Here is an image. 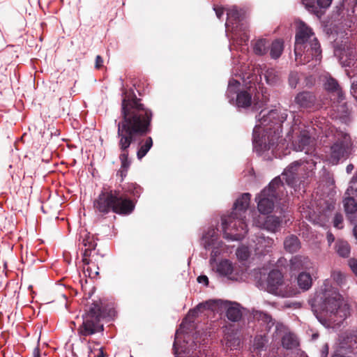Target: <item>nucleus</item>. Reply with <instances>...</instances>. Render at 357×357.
I'll return each mask as SVG.
<instances>
[{"label":"nucleus","mask_w":357,"mask_h":357,"mask_svg":"<svg viewBox=\"0 0 357 357\" xmlns=\"http://www.w3.org/2000/svg\"><path fill=\"white\" fill-rule=\"evenodd\" d=\"M126 191L132 194L134 197H139L141 193V188L136 183H128Z\"/></svg>","instance_id":"nucleus-43"},{"label":"nucleus","mask_w":357,"mask_h":357,"mask_svg":"<svg viewBox=\"0 0 357 357\" xmlns=\"http://www.w3.org/2000/svg\"><path fill=\"white\" fill-rule=\"evenodd\" d=\"M173 350L175 355V357H199V354H202L201 351L195 350L192 351V354H190V351H186L185 349L183 350V348H181V351H179V348H178V343L176 338L174 340L173 344Z\"/></svg>","instance_id":"nucleus-34"},{"label":"nucleus","mask_w":357,"mask_h":357,"mask_svg":"<svg viewBox=\"0 0 357 357\" xmlns=\"http://www.w3.org/2000/svg\"><path fill=\"white\" fill-rule=\"evenodd\" d=\"M255 224L259 227H262L268 231L275 232L280 227L281 220L280 218L275 215H269L263 218L261 220H258L255 221Z\"/></svg>","instance_id":"nucleus-21"},{"label":"nucleus","mask_w":357,"mask_h":357,"mask_svg":"<svg viewBox=\"0 0 357 357\" xmlns=\"http://www.w3.org/2000/svg\"><path fill=\"white\" fill-rule=\"evenodd\" d=\"M202 244L206 250L212 249L210 263L215 261L216 257L221 253L223 243L218 239L217 229L209 228L202 236Z\"/></svg>","instance_id":"nucleus-13"},{"label":"nucleus","mask_w":357,"mask_h":357,"mask_svg":"<svg viewBox=\"0 0 357 357\" xmlns=\"http://www.w3.org/2000/svg\"><path fill=\"white\" fill-rule=\"evenodd\" d=\"M311 271H301L297 278L298 285L303 290H308L312 284Z\"/></svg>","instance_id":"nucleus-30"},{"label":"nucleus","mask_w":357,"mask_h":357,"mask_svg":"<svg viewBox=\"0 0 357 357\" xmlns=\"http://www.w3.org/2000/svg\"><path fill=\"white\" fill-rule=\"evenodd\" d=\"M353 233L355 238L357 239V225L354 227Z\"/></svg>","instance_id":"nucleus-56"},{"label":"nucleus","mask_w":357,"mask_h":357,"mask_svg":"<svg viewBox=\"0 0 357 357\" xmlns=\"http://www.w3.org/2000/svg\"><path fill=\"white\" fill-rule=\"evenodd\" d=\"M294 53L297 64L304 65L310 63V68L319 65L322 58L319 42L312 29L303 22H300L298 24Z\"/></svg>","instance_id":"nucleus-6"},{"label":"nucleus","mask_w":357,"mask_h":357,"mask_svg":"<svg viewBox=\"0 0 357 357\" xmlns=\"http://www.w3.org/2000/svg\"><path fill=\"white\" fill-rule=\"evenodd\" d=\"M95 357H105V354L104 353L102 347H100L98 349V354L95 356Z\"/></svg>","instance_id":"nucleus-53"},{"label":"nucleus","mask_w":357,"mask_h":357,"mask_svg":"<svg viewBox=\"0 0 357 357\" xmlns=\"http://www.w3.org/2000/svg\"><path fill=\"white\" fill-rule=\"evenodd\" d=\"M328 354V346L326 344L321 351V357H327Z\"/></svg>","instance_id":"nucleus-52"},{"label":"nucleus","mask_w":357,"mask_h":357,"mask_svg":"<svg viewBox=\"0 0 357 357\" xmlns=\"http://www.w3.org/2000/svg\"><path fill=\"white\" fill-rule=\"evenodd\" d=\"M299 80H300V75H299L298 73L293 71L289 73L288 81H289V86L291 89L296 88L297 84L299 82Z\"/></svg>","instance_id":"nucleus-42"},{"label":"nucleus","mask_w":357,"mask_h":357,"mask_svg":"<svg viewBox=\"0 0 357 357\" xmlns=\"http://www.w3.org/2000/svg\"><path fill=\"white\" fill-rule=\"evenodd\" d=\"M331 278L333 281L338 286H342L345 283L346 276L345 275L340 271H333L331 273Z\"/></svg>","instance_id":"nucleus-38"},{"label":"nucleus","mask_w":357,"mask_h":357,"mask_svg":"<svg viewBox=\"0 0 357 357\" xmlns=\"http://www.w3.org/2000/svg\"><path fill=\"white\" fill-rule=\"evenodd\" d=\"M225 344L230 350H237L241 347V340L236 333H227L224 337Z\"/></svg>","instance_id":"nucleus-28"},{"label":"nucleus","mask_w":357,"mask_h":357,"mask_svg":"<svg viewBox=\"0 0 357 357\" xmlns=\"http://www.w3.org/2000/svg\"><path fill=\"white\" fill-rule=\"evenodd\" d=\"M240 85L238 80L229 79L226 92L229 103L235 105L238 108L246 109L253 105L255 109H259L267 102L266 93L261 91L260 93L255 84L242 90L239 89Z\"/></svg>","instance_id":"nucleus-8"},{"label":"nucleus","mask_w":357,"mask_h":357,"mask_svg":"<svg viewBox=\"0 0 357 357\" xmlns=\"http://www.w3.org/2000/svg\"><path fill=\"white\" fill-rule=\"evenodd\" d=\"M250 193H243L234 204L231 215L222 217L223 236L229 241H241L248 232L245 213L250 200Z\"/></svg>","instance_id":"nucleus-7"},{"label":"nucleus","mask_w":357,"mask_h":357,"mask_svg":"<svg viewBox=\"0 0 357 357\" xmlns=\"http://www.w3.org/2000/svg\"><path fill=\"white\" fill-rule=\"evenodd\" d=\"M84 316H91L93 318L98 319L100 320L101 317V310L99 305L93 304V306L90 307Z\"/></svg>","instance_id":"nucleus-41"},{"label":"nucleus","mask_w":357,"mask_h":357,"mask_svg":"<svg viewBox=\"0 0 357 357\" xmlns=\"http://www.w3.org/2000/svg\"><path fill=\"white\" fill-rule=\"evenodd\" d=\"M227 22L225 27L227 31L231 29V42L229 48L231 50L233 47L237 48L241 46V51L245 50L244 45H247L249 40L248 33V25L244 22V11L238 10L236 6L227 9Z\"/></svg>","instance_id":"nucleus-10"},{"label":"nucleus","mask_w":357,"mask_h":357,"mask_svg":"<svg viewBox=\"0 0 357 357\" xmlns=\"http://www.w3.org/2000/svg\"><path fill=\"white\" fill-rule=\"evenodd\" d=\"M343 215L340 213H336L333 220V227L337 229L343 228Z\"/></svg>","instance_id":"nucleus-44"},{"label":"nucleus","mask_w":357,"mask_h":357,"mask_svg":"<svg viewBox=\"0 0 357 357\" xmlns=\"http://www.w3.org/2000/svg\"><path fill=\"white\" fill-rule=\"evenodd\" d=\"M326 238L329 245L335 241V236L331 231L327 232Z\"/></svg>","instance_id":"nucleus-51"},{"label":"nucleus","mask_w":357,"mask_h":357,"mask_svg":"<svg viewBox=\"0 0 357 357\" xmlns=\"http://www.w3.org/2000/svg\"><path fill=\"white\" fill-rule=\"evenodd\" d=\"M93 207L96 212L102 215L110 211L119 215H129L134 211L135 204L119 191L105 189L93 201Z\"/></svg>","instance_id":"nucleus-9"},{"label":"nucleus","mask_w":357,"mask_h":357,"mask_svg":"<svg viewBox=\"0 0 357 357\" xmlns=\"http://www.w3.org/2000/svg\"><path fill=\"white\" fill-rule=\"evenodd\" d=\"M316 96L310 91H302L298 93L294 98V104L297 106L299 110L311 111L316 109Z\"/></svg>","instance_id":"nucleus-16"},{"label":"nucleus","mask_w":357,"mask_h":357,"mask_svg":"<svg viewBox=\"0 0 357 357\" xmlns=\"http://www.w3.org/2000/svg\"><path fill=\"white\" fill-rule=\"evenodd\" d=\"M79 241L85 248L83 253L82 261L84 265H89L92 263V259H89V257L94 258L95 255H98L95 252L97 243L94 240L93 236H91L89 233L80 234Z\"/></svg>","instance_id":"nucleus-15"},{"label":"nucleus","mask_w":357,"mask_h":357,"mask_svg":"<svg viewBox=\"0 0 357 357\" xmlns=\"http://www.w3.org/2000/svg\"><path fill=\"white\" fill-rule=\"evenodd\" d=\"M290 268L291 271H311L312 274L316 273L317 271L314 264L307 257L301 255L291 259Z\"/></svg>","instance_id":"nucleus-18"},{"label":"nucleus","mask_w":357,"mask_h":357,"mask_svg":"<svg viewBox=\"0 0 357 357\" xmlns=\"http://www.w3.org/2000/svg\"><path fill=\"white\" fill-rule=\"evenodd\" d=\"M213 10L215 12V15L218 19H220L224 13V8L222 7L214 6Z\"/></svg>","instance_id":"nucleus-48"},{"label":"nucleus","mask_w":357,"mask_h":357,"mask_svg":"<svg viewBox=\"0 0 357 357\" xmlns=\"http://www.w3.org/2000/svg\"><path fill=\"white\" fill-rule=\"evenodd\" d=\"M33 357H40V351L38 348H35L33 351Z\"/></svg>","instance_id":"nucleus-55"},{"label":"nucleus","mask_w":357,"mask_h":357,"mask_svg":"<svg viewBox=\"0 0 357 357\" xmlns=\"http://www.w3.org/2000/svg\"><path fill=\"white\" fill-rule=\"evenodd\" d=\"M270 56L273 59H278L283 50H284V43L280 39H276L270 43Z\"/></svg>","instance_id":"nucleus-32"},{"label":"nucleus","mask_w":357,"mask_h":357,"mask_svg":"<svg viewBox=\"0 0 357 357\" xmlns=\"http://www.w3.org/2000/svg\"><path fill=\"white\" fill-rule=\"evenodd\" d=\"M264 158L267 160L268 159H271V157L269 155L266 156V155H264Z\"/></svg>","instance_id":"nucleus-57"},{"label":"nucleus","mask_w":357,"mask_h":357,"mask_svg":"<svg viewBox=\"0 0 357 357\" xmlns=\"http://www.w3.org/2000/svg\"><path fill=\"white\" fill-rule=\"evenodd\" d=\"M305 357H308V356H305Z\"/></svg>","instance_id":"nucleus-58"},{"label":"nucleus","mask_w":357,"mask_h":357,"mask_svg":"<svg viewBox=\"0 0 357 357\" xmlns=\"http://www.w3.org/2000/svg\"><path fill=\"white\" fill-rule=\"evenodd\" d=\"M357 192V171L356 174L352 177L349 186L346 191V195H348V197H346L343 199V205L344 208V211L349 219L351 220V215L357 212V202L356 200L351 197V195H356Z\"/></svg>","instance_id":"nucleus-14"},{"label":"nucleus","mask_w":357,"mask_h":357,"mask_svg":"<svg viewBox=\"0 0 357 357\" xmlns=\"http://www.w3.org/2000/svg\"><path fill=\"white\" fill-rule=\"evenodd\" d=\"M287 118L285 111L278 109H271L268 112L262 109L256 116L257 123L253 129L252 144L254 151L259 155L271 151L275 158L280 156L277 148L282 132V124Z\"/></svg>","instance_id":"nucleus-4"},{"label":"nucleus","mask_w":357,"mask_h":357,"mask_svg":"<svg viewBox=\"0 0 357 357\" xmlns=\"http://www.w3.org/2000/svg\"><path fill=\"white\" fill-rule=\"evenodd\" d=\"M103 331V326L98 319L91 316H83L82 324L78 328V333L82 336H89Z\"/></svg>","instance_id":"nucleus-17"},{"label":"nucleus","mask_w":357,"mask_h":357,"mask_svg":"<svg viewBox=\"0 0 357 357\" xmlns=\"http://www.w3.org/2000/svg\"><path fill=\"white\" fill-rule=\"evenodd\" d=\"M251 316L254 320L265 324L267 330H270L274 325V321L272 317L263 311L253 309L251 312Z\"/></svg>","instance_id":"nucleus-25"},{"label":"nucleus","mask_w":357,"mask_h":357,"mask_svg":"<svg viewBox=\"0 0 357 357\" xmlns=\"http://www.w3.org/2000/svg\"><path fill=\"white\" fill-rule=\"evenodd\" d=\"M284 248L287 252L294 253L300 249L301 242L296 236L291 234L285 238Z\"/></svg>","instance_id":"nucleus-27"},{"label":"nucleus","mask_w":357,"mask_h":357,"mask_svg":"<svg viewBox=\"0 0 357 357\" xmlns=\"http://www.w3.org/2000/svg\"><path fill=\"white\" fill-rule=\"evenodd\" d=\"M255 243V252L259 255H265L271 251L274 241L273 238L259 234L254 241Z\"/></svg>","instance_id":"nucleus-19"},{"label":"nucleus","mask_w":357,"mask_h":357,"mask_svg":"<svg viewBox=\"0 0 357 357\" xmlns=\"http://www.w3.org/2000/svg\"><path fill=\"white\" fill-rule=\"evenodd\" d=\"M89 259H92V260H95L96 259L92 257H89ZM89 266L86 268L85 266H84V271L86 276L90 278H94L97 275H98V267L95 265V263L93 261H92V263L89 264L88 265Z\"/></svg>","instance_id":"nucleus-36"},{"label":"nucleus","mask_w":357,"mask_h":357,"mask_svg":"<svg viewBox=\"0 0 357 357\" xmlns=\"http://www.w3.org/2000/svg\"><path fill=\"white\" fill-rule=\"evenodd\" d=\"M348 265L355 275L357 276V259L351 258L348 261Z\"/></svg>","instance_id":"nucleus-45"},{"label":"nucleus","mask_w":357,"mask_h":357,"mask_svg":"<svg viewBox=\"0 0 357 357\" xmlns=\"http://www.w3.org/2000/svg\"><path fill=\"white\" fill-rule=\"evenodd\" d=\"M351 94L353 96V97L357 101V82L352 83L351 86Z\"/></svg>","instance_id":"nucleus-49"},{"label":"nucleus","mask_w":357,"mask_h":357,"mask_svg":"<svg viewBox=\"0 0 357 357\" xmlns=\"http://www.w3.org/2000/svg\"><path fill=\"white\" fill-rule=\"evenodd\" d=\"M237 258L241 261H245L250 257V251L248 247H239L236 252Z\"/></svg>","instance_id":"nucleus-40"},{"label":"nucleus","mask_w":357,"mask_h":357,"mask_svg":"<svg viewBox=\"0 0 357 357\" xmlns=\"http://www.w3.org/2000/svg\"><path fill=\"white\" fill-rule=\"evenodd\" d=\"M197 282L199 284H203L205 286H208V277L206 275H199L197 278Z\"/></svg>","instance_id":"nucleus-47"},{"label":"nucleus","mask_w":357,"mask_h":357,"mask_svg":"<svg viewBox=\"0 0 357 357\" xmlns=\"http://www.w3.org/2000/svg\"><path fill=\"white\" fill-rule=\"evenodd\" d=\"M252 46L255 54L263 56L268 52L270 42L267 39L259 38L253 43Z\"/></svg>","instance_id":"nucleus-29"},{"label":"nucleus","mask_w":357,"mask_h":357,"mask_svg":"<svg viewBox=\"0 0 357 357\" xmlns=\"http://www.w3.org/2000/svg\"><path fill=\"white\" fill-rule=\"evenodd\" d=\"M354 26V23L352 20V17H351L349 14L347 15V16L343 15L341 20L336 25L337 31L339 33H345L347 38L352 35L351 32L353 31Z\"/></svg>","instance_id":"nucleus-23"},{"label":"nucleus","mask_w":357,"mask_h":357,"mask_svg":"<svg viewBox=\"0 0 357 357\" xmlns=\"http://www.w3.org/2000/svg\"><path fill=\"white\" fill-rule=\"evenodd\" d=\"M316 162L314 158L306 160L307 165L303 167L304 170L305 169L307 170L305 176L299 172L302 165L301 162L294 161L289 164L280 176L273 178L269 185L256 197L255 200L259 212L264 215L271 213L274 209L275 203L287 195V192L283 181H285L286 185L294 192H305L310 183L309 178L314 175Z\"/></svg>","instance_id":"nucleus-3"},{"label":"nucleus","mask_w":357,"mask_h":357,"mask_svg":"<svg viewBox=\"0 0 357 357\" xmlns=\"http://www.w3.org/2000/svg\"><path fill=\"white\" fill-rule=\"evenodd\" d=\"M325 90L330 95L333 102V109L337 113V116L343 117L348 114L347 104L344 101L345 96L337 79L331 75L326 76L324 84Z\"/></svg>","instance_id":"nucleus-11"},{"label":"nucleus","mask_w":357,"mask_h":357,"mask_svg":"<svg viewBox=\"0 0 357 357\" xmlns=\"http://www.w3.org/2000/svg\"><path fill=\"white\" fill-rule=\"evenodd\" d=\"M354 169V166L352 164H349L346 167V172L347 174H351Z\"/></svg>","instance_id":"nucleus-54"},{"label":"nucleus","mask_w":357,"mask_h":357,"mask_svg":"<svg viewBox=\"0 0 357 357\" xmlns=\"http://www.w3.org/2000/svg\"><path fill=\"white\" fill-rule=\"evenodd\" d=\"M326 207L324 208V211H332L335 208V202L333 200H328L325 202Z\"/></svg>","instance_id":"nucleus-46"},{"label":"nucleus","mask_w":357,"mask_h":357,"mask_svg":"<svg viewBox=\"0 0 357 357\" xmlns=\"http://www.w3.org/2000/svg\"><path fill=\"white\" fill-rule=\"evenodd\" d=\"M324 133L326 140L324 141L325 152L328 160L333 165L340 161L346 160L351 154L353 142L350 135L344 130L335 126L326 125L324 118H316L311 124L303 123L299 117L294 116L293 124L287 133V137L292 141V144L296 151H305L308 155L303 160H298L302 163L299 172L305 176L307 170L303 167L307 165L306 160L314 158L317 164L319 157L313 154L314 141L318 133Z\"/></svg>","instance_id":"nucleus-1"},{"label":"nucleus","mask_w":357,"mask_h":357,"mask_svg":"<svg viewBox=\"0 0 357 357\" xmlns=\"http://www.w3.org/2000/svg\"><path fill=\"white\" fill-rule=\"evenodd\" d=\"M333 0H302V3L305 8L311 13L317 17L321 15L320 8H327L332 3Z\"/></svg>","instance_id":"nucleus-20"},{"label":"nucleus","mask_w":357,"mask_h":357,"mask_svg":"<svg viewBox=\"0 0 357 357\" xmlns=\"http://www.w3.org/2000/svg\"><path fill=\"white\" fill-rule=\"evenodd\" d=\"M267 291L281 297H291L296 293V289L290 285L289 281L283 280V275L280 271H271L267 278Z\"/></svg>","instance_id":"nucleus-12"},{"label":"nucleus","mask_w":357,"mask_h":357,"mask_svg":"<svg viewBox=\"0 0 357 357\" xmlns=\"http://www.w3.org/2000/svg\"><path fill=\"white\" fill-rule=\"evenodd\" d=\"M152 116L151 111L140 102L132 89L123 93L121 116L119 121H116L118 147L121 151V167L116 175L121 177V181L127 176L131 165L129 148L139 137L150 132Z\"/></svg>","instance_id":"nucleus-2"},{"label":"nucleus","mask_w":357,"mask_h":357,"mask_svg":"<svg viewBox=\"0 0 357 357\" xmlns=\"http://www.w3.org/2000/svg\"><path fill=\"white\" fill-rule=\"evenodd\" d=\"M224 307L226 309V316L229 321L236 322L241 319L243 314L238 303L226 301Z\"/></svg>","instance_id":"nucleus-22"},{"label":"nucleus","mask_w":357,"mask_h":357,"mask_svg":"<svg viewBox=\"0 0 357 357\" xmlns=\"http://www.w3.org/2000/svg\"><path fill=\"white\" fill-rule=\"evenodd\" d=\"M264 77L266 82L270 85H274L278 81V76L273 69H268L264 73Z\"/></svg>","instance_id":"nucleus-37"},{"label":"nucleus","mask_w":357,"mask_h":357,"mask_svg":"<svg viewBox=\"0 0 357 357\" xmlns=\"http://www.w3.org/2000/svg\"><path fill=\"white\" fill-rule=\"evenodd\" d=\"M308 303L319 321L321 314H325L330 321L340 324L349 315V305L344 303L337 289L332 287L329 280L324 282Z\"/></svg>","instance_id":"nucleus-5"},{"label":"nucleus","mask_w":357,"mask_h":357,"mask_svg":"<svg viewBox=\"0 0 357 357\" xmlns=\"http://www.w3.org/2000/svg\"><path fill=\"white\" fill-rule=\"evenodd\" d=\"M102 63H103L102 58L100 55H98L96 58L95 67L96 68L99 69L100 68H101L102 66Z\"/></svg>","instance_id":"nucleus-50"},{"label":"nucleus","mask_w":357,"mask_h":357,"mask_svg":"<svg viewBox=\"0 0 357 357\" xmlns=\"http://www.w3.org/2000/svg\"><path fill=\"white\" fill-rule=\"evenodd\" d=\"M335 249L337 255L343 258L349 257L351 252V247L347 241L338 239L335 242Z\"/></svg>","instance_id":"nucleus-31"},{"label":"nucleus","mask_w":357,"mask_h":357,"mask_svg":"<svg viewBox=\"0 0 357 357\" xmlns=\"http://www.w3.org/2000/svg\"><path fill=\"white\" fill-rule=\"evenodd\" d=\"M139 137L136 142H138V149L137 151V158L141 160L149 151L153 146V139L151 137H147L144 140H140Z\"/></svg>","instance_id":"nucleus-26"},{"label":"nucleus","mask_w":357,"mask_h":357,"mask_svg":"<svg viewBox=\"0 0 357 357\" xmlns=\"http://www.w3.org/2000/svg\"><path fill=\"white\" fill-rule=\"evenodd\" d=\"M214 304V301H208L204 303H201L197 305V307L193 310L192 312L197 313L198 312H202L204 310H213Z\"/></svg>","instance_id":"nucleus-39"},{"label":"nucleus","mask_w":357,"mask_h":357,"mask_svg":"<svg viewBox=\"0 0 357 357\" xmlns=\"http://www.w3.org/2000/svg\"><path fill=\"white\" fill-rule=\"evenodd\" d=\"M343 337L342 344H345L347 346H342V347H348L351 349L357 344V331L347 332L344 333Z\"/></svg>","instance_id":"nucleus-35"},{"label":"nucleus","mask_w":357,"mask_h":357,"mask_svg":"<svg viewBox=\"0 0 357 357\" xmlns=\"http://www.w3.org/2000/svg\"><path fill=\"white\" fill-rule=\"evenodd\" d=\"M215 271L220 276L226 277L230 280L236 279V278L232 275L234 272L233 264L228 259L222 260L217 264Z\"/></svg>","instance_id":"nucleus-24"},{"label":"nucleus","mask_w":357,"mask_h":357,"mask_svg":"<svg viewBox=\"0 0 357 357\" xmlns=\"http://www.w3.org/2000/svg\"><path fill=\"white\" fill-rule=\"evenodd\" d=\"M282 344L287 349H294L298 346V341L295 335L286 333L282 337Z\"/></svg>","instance_id":"nucleus-33"}]
</instances>
